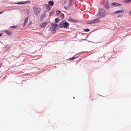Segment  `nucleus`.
<instances>
[{
  "instance_id": "f257e3e1",
  "label": "nucleus",
  "mask_w": 131,
  "mask_h": 131,
  "mask_svg": "<svg viewBox=\"0 0 131 131\" xmlns=\"http://www.w3.org/2000/svg\"><path fill=\"white\" fill-rule=\"evenodd\" d=\"M33 12L36 16H38L40 12V8L37 6H35L33 7Z\"/></svg>"
},
{
  "instance_id": "f03ea898",
  "label": "nucleus",
  "mask_w": 131,
  "mask_h": 131,
  "mask_svg": "<svg viewBox=\"0 0 131 131\" xmlns=\"http://www.w3.org/2000/svg\"><path fill=\"white\" fill-rule=\"evenodd\" d=\"M100 21V19L98 18L94 20H92L91 21H89L88 22V23L89 24H92V23H96Z\"/></svg>"
},
{
  "instance_id": "7ed1b4c3",
  "label": "nucleus",
  "mask_w": 131,
  "mask_h": 131,
  "mask_svg": "<svg viewBox=\"0 0 131 131\" xmlns=\"http://www.w3.org/2000/svg\"><path fill=\"white\" fill-rule=\"evenodd\" d=\"M105 15L106 12L104 10H103L102 12L100 13L99 14V16L101 17H105Z\"/></svg>"
},
{
  "instance_id": "20e7f679",
  "label": "nucleus",
  "mask_w": 131,
  "mask_h": 131,
  "mask_svg": "<svg viewBox=\"0 0 131 131\" xmlns=\"http://www.w3.org/2000/svg\"><path fill=\"white\" fill-rule=\"evenodd\" d=\"M57 26V24L53 23L52 24L51 26L50 27L51 29L53 30H54Z\"/></svg>"
},
{
  "instance_id": "39448f33",
  "label": "nucleus",
  "mask_w": 131,
  "mask_h": 131,
  "mask_svg": "<svg viewBox=\"0 0 131 131\" xmlns=\"http://www.w3.org/2000/svg\"><path fill=\"white\" fill-rule=\"evenodd\" d=\"M69 24L66 21H63V26L64 27H67L69 26Z\"/></svg>"
},
{
  "instance_id": "423d86ee",
  "label": "nucleus",
  "mask_w": 131,
  "mask_h": 131,
  "mask_svg": "<svg viewBox=\"0 0 131 131\" xmlns=\"http://www.w3.org/2000/svg\"><path fill=\"white\" fill-rule=\"evenodd\" d=\"M104 6L107 8L108 9L109 8V5L107 2H105L104 3Z\"/></svg>"
},
{
  "instance_id": "0eeeda50",
  "label": "nucleus",
  "mask_w": 131,
  "mask_h": 131,
  "mask_svg": "<svg viewBox=\"0 0 131 131\" xmlns=\"http://www.w3.org/2000/svg\"><path fill=\"white\" fill-rule=\"evenodd\" d=\"M47 24V22H45L40 25V26L41 28L45 27Z\"/></svg>"
},
{
  "instance_id": "6e6552de",
  "label": "nucleus",
  "mask_w": 131,
  "mask_h": 131,
  "mask_svg": "<svg viewBox=\"0 0 131 131\" xmlns=\"http://www.w3.org/2000/svg\"><path fill=\"white\" fill-rule=\"evenodd\" d=\"M124 12V10H118L114 12V14H118L119 13H123Z\"/></svg>"
},
{
  "instance_id": "1a4fd4ad",
  "label": "nucleus",
  "mask_w": 131,
  "mask_h": 131,
  "mask_svg": "<svg viewBox=\"0 0 131 131\" xmlns=\"http://www.w3.org/2000/svg\"><path fill=\"white\" fill-rule=\"evenodd\" d=\"M54 3L52 1H49L48 2V4L51 6H53V5Z\"/></svg>"
},
{
  "instance_id": "9d476101",
  "label": "nucleus",
  "mask_w": 131,
  "mask_h": 131,
  "mask_svg": "<svg viewBox=\"0 0 131 131\" xmlns=\"http://www.w3.org/2000/svg\"><path fill=\"white\" fill-rule=\"evenodd\" d=\"M28 18H26L25 19L24 23V25H23V26H25L27 23V21L28 20Z\"/></svg>"
},
{
  "instance_id": "9b49d317",
  "label": "nucleus",
  "mask_w": 131,
  "mask_h": 131,
  "mask_svg": "<svg viewBox=\"0 0 131 131\" xmlns=\"http://www.w3.org/2000/svg\"><path fill=\"white\" fill-rule=\"evenodd\" d=\"M68 20L70 21H76L77 22V20H73L72 18L71 17H69L68 18Z\"/></svg>"
},
{
  "instance_id": "f8f14e48",
  "label": "nucleus",
  "mask_w": 131,
  "mask_h": 131,
  "mask_svg": "<svg viewBox=\"0 0 131 131\" xmlns=\"http://www.w3.org/2000/svg\"><path fill=\"white\" fill-rule=\"evenodd\" d=\"M45 6L48 10H50L51 9V7H50V5L49 4H46Z\"/></svg>"
},
{
  "instance_id": "ddd939ff",
  "label": "nucleus",
  "mask_w": 131,
  "mask_h": 131,
  "mask_svg": "<svg viewBox=\"0 0 131 131\" xmlns=\"http://www.w3.org/2000/svg\"><path fill=\"white\" fill-rule=\"evenodd\" d=\"M5 32L8 35H10L12 34V32L10 31H6Z\"/></svg>"
},
{
  "instance_id": "4468645a",
  "label": "nucleus",
  "mask_w": 131,
  "mask_h": 131,
  "mask_svg": "<svg viewBox=\"0 0 131 131\" xmlns=\"http://www.w3.org/2000/svg\"><path fill=\"white\" fill-rule=\"evenodd\" d=\"M112 5L113 6H117L118 5H121L120 4H118L117 3L115 2H114L112 3Z\"/></svg>"
},
{
  "instance_id": "2eb2a0df",
  "label": "nucleus",
  "mask_w": 131,
  "mask_h": 131,
  "mask_svg": "<svg viewBox=\"0 0 131 131\" xmlns=\"http://www.w3.org/2000/svg\"><path fill=\"white\" fill-rule=\"evenodd\" d=\"M63 21L60 22L59 24V26L61 28H62L63 27Z\"/></svg>"
},
{
  "instance_id": "dca6fc26",
  "label": "nucleus",
  "mask_w": 131,
  "mask_h": 131,
  "mask_svg": "<svg viewBox=\"0 0 131 131\" xmlns=\"http://www.w3.org/2000/svg\"><path fill=\"white\" fill-rule=\"evenodd\" d=\"M73 1V0H69V7H70L72 4Z\"/></svg>"
},
{
  "instance_id": "f3484780",
  "label": "nucleus",
  "mask_w": 131,
  "mask_h": 131,
  "mask_svg": "<svg viewBox=\"0 0 131 131\" xmlns=\"http://www.w3.org/2000/svg\"><path fill=\"white\" fill-rule=\"evenodd\" d=\"M27 3H28V2H18V3H17V4H24Z\"/></svg>"
},
{
  "instance_id": "a211bd4d",
  "label": "nucleus",
  "mask_w": 131,
  "mask_h": 131,
  "mask_svg": "<svg viewBox=\"0 0 131 131\" xmlns=\"http://www.w3.org/2000/svg\"><path fill=\"white\" fill-rule=\"evenodd\" d=\"M70 7H69V5L68 6H64V8L66 10H68L69 8Z\"/></svg>"
},
{
  "instance_id": "6ab92c4d",
  "label": "nucleus",
  "mask_w": 131,
  "mask_h": 131,
  "mask_svg": "<svg viewBox=\"0 0 131 131\" xmlns=\"http://www.w3.org/2000/svg\"><path fill=\"white\" fill-rule=\"evenodd\" d=\"M55 21L56 23H57L59 21V19L58 18H56L55 19Z\"/></svg>"
},
{
  "instance_id": "aec40b11",
  "label": "nucleus",
  "mask_w": 131,
  "mask_h": 131,
  "mask_svg": "<svg viewBox=\"0 0 131 131\" xmlns=\"http://www.w3.org/2000/svg\"><path fill=\"white\" fill-rule=\"evenodd\" d=\"M125 2L126 3H130L131 2V0H125Z\"/></svg>"
},
{
  "instance_id": "412c9836",
  "label": "nucleus",
  "mask_w": 131,
  "mask_h": 131,
  "mask_svg": "<svg viewBox=\"0 0 131 131\" xmlns=\"http://www.w3.org/2000/svg\"><path fill=\"white\" fill-rule=\"evenodd\" d=\"M56 13H57V14H59L60 13L61 11L59 10H57L56 11Z\"/></svg>"
},
{
  "instance_id": "4be33fe9",
  "label": "nucleus",
  "mask_w": 131,
  "mask_h": 131,
  "mask_svg": "<svg viewBox=\"0 0 131 131\" xmlns=\"http://www.w3.org/2000/svg\"><path fill=\"white\" fill-rule=\"evenodd\" d=\"M90 30L89 29H86L84 30V31L85 32H88Z\"/></svg>"
},
{
  "instance_id": "5701e85b",
  "label": "nucleus",
  "mask_w": 131,
  "mask_h": 131,
  "mask_svg": "<svg viewBox=\"0 0 131 131\" xmlns=\"http://www.w3.org/2000/svg\"><path fill=\"white\" fill-rule=\"evenodd\" d=\"M17 27L16 26H11L10 27V28H15Z\"/></svg>"
},
{
  "instance_id": "b1692460",
  "label": "nucleus",
  "mask_w": 131,
  "mask_h": 131,
  "mask_svg": "<svg viewBox=\"0 0 131 131\" xmlns=\"http://www.w3.org/2000/svg\"><path fill=\"white\" fill-rule=\"evenodd\" d=\"M74 58H75L74 57H72L71 58H70V59L71 60H73L74 59Z\"/></svg>"
},
{
  "instance_id": "393cba45",
  "label": "nucleus",
  "mask_w": 131,
  "mask_h": 131,
  "mask_svg": "<svg viewBox=\"0 0 131 131\" xmlns=\"http://www.w3.org/2000/svg\"><path fill=\"white\" fill-rule=\"evenodd\" d=\"M122 16H123L122 15L120 14V15H118V17H121Z\"/></svg>"
},
{
  "instance_id": "a878e982",
  "label": "nucleus",
  "mask_w": 131,
  "mask_h": 131,
  "mask_svg": "<svg viewBox=\"0 0 131 131\" xmlns=\"http://www.w3.org/2000/svg\"><path fill=\"white\" fill-rule=\"evenodd\" d=\"M62 16V17H64V15L63 14L61 13Z\"/></svg>"
},
{
  "instance_id": "bb28decb",
  "label": "nucleus",
  "mask_w": 131,
  "mask_h": 131,
  "mask_svg": "<svg viewBox=\"0 0 131 131\" xmlns=\"http://www.w3.org/2000/svg\"><path fill=\"white\" fill-rule=\"evenodd\" d=\"M129 14L131 16V11L129 13Z\"/></svg>"
},
{
  "instance_id": "cd10ccee",
  "label": "nucleus",
  "mask_w": 131,
  "mask_h": 131,
  "mask_svg": "<svg viewBox=\"0 0 131 131\" xmlns=\"http://www.w3.org/2000/svg\"><path fill=\"white\" fill-rule=\"evenodd\" d=\"M2 63H1V64H0V68L1 67V65H2Z\"/></svg>"
},
{
  "instance_id": "c85d7f7f",
  "label": "nucleus",
  "mask_w": 131,
  "mask_h": 131,
  "mask_svg": "<svg viewBox=\"0 0 131 131\" xmlns=\"http://www.w3.org/2000/svg\"><path fill=\"white\" fill-rule=\"evenodd\" d=\"M3 12H0V14L2 13Z\"/></svg>"
},
{
  "instance_id": "c756f323",
  "label": "nucleus",
  "mask_w": 131,
  "mask_h": 131,
  "mask_svg": "<svg viewBox=\"0 0 131 131\" xmlns=\"http://www.w3.org/2000/svg\"><path fill=\"white\" fill-rule=\"evenodd\" d=\"M2 35V34H0V37H1Z\"/></svg>"
},
{
  "instance_id": "7c9ffc66",
  "label": "nucleus",
  "mask_w": 131,
  "mask_h": 131,
  "mask_svg": "<svg viewBox=\"0 0 131 131\" xmlns=\"http://www.w3.org/2000/svg\"><path fill=\"white\" fill-rule=\"evenodd\" d=\"M65 2H66V1L65 0Z\"/></svg>"
}]
</instances>
